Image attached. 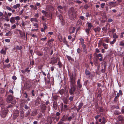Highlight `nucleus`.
Wrapping results in <instances>:
<instances>
[{
	"mask_svg": "<svg viewBox=\"0 0 124 124\" xmlns=\"http://www.w3.org/2000/svg\"><path fill=\"white\" fill-rule=\"evenodd\" d=\"M76 12L74 8H71L69 9L68 14L69 16V18L71 20H73L76 19Z\"/></svg>",
	"mask_w": 124,
	"mask_h": 124,
	"instance_id": "obj_1",
	"label": "nucleus"
},
{
	"mask_svg": "<svg viewBox=\"0 0 124 124\" xmlns=\"http://www.w3.org/2000/svg\"><path fill=\"white\" fill-rule=\"evenodd\" d=\"M77 89L76 86L71 87L69 90V92L70 95H73Z\"/></svg>",
	"mask_w": 124,
	"mask_h": 124,
	"instance_id": "obj_2",
	"label": "nucleus"
},
{
	"mask_svg": "<svg viewBox=\"0 0 124 124\" xmlns=\"http://www.w3.org/2000/svg\"><path fill=\"white\" fill-rule=\"evenodd\" d=\"M8 111L7 109L2 108L1 110V116L3 118L5 117L8 112Z\"/></svg>",
	"mask_w": 124,
	"mask_h": 124,
	"instance_id": "obj_3",
	"label": "nucleus"
},
{
	"mask_svg": "<svg viewBox=\"0 0 124 124\" xmlns=\"http://www.w3.org/2000/svg\"><path fill=\"white\" fill-rule=\"evenodd\" d=\"M15 97L12 95H11L8 96L6 99L7 102L8 103H10L14 99Z\"/></svg>",
	"mask_w": 124,
	"mask_h": 124,
	"instance_id": "obj_4",
	"label": "nucleus"
},
{
	"mask_svg": "<svg viewBox=\"0 0 124 124\" xmlns=\"http://www.w3.org/2000/svg\"><path fill=\"white\" fill-rule=\"evenodd\" d=\"M70 79V87L76 86L75 85L76 82L74 79L73 77H71Z\"/></svg>",
	"mask_w": 124,
	"mask_h": 124,
	"instance_id": "obj_5",
	"label": "nucleus"
},
{
	"mask_svg": "<svg viewBox=\"0 0 124 124\" xmlns=\"http://www.w3.org/2000/svg\"><path fill=\"white\" fill-rule=\"evenodd\" d=\"M40 108L42 112H44L46 108V106L45 104L43 103H41L40 105Z\"/></svg>",
	"mask_w": 124,
	"mask_h": 124,
	"instance_id": "obj_6",
	"label": "nucleus"
},
{
	"mask_svg": "<svg viewBox=\"0 0 124 124\" xmlns=\"http://www.w3.org/2000/svg\"><path fill=\"white\" fill-rule=\"evenodd\" d=\"M80 80L79 79H78V80L77 82V89H80L82 87V85L80 83Z\"/></svg>",
	"mask_w": 124,
	"mask_h": 124,
	"instance_id": "obj_7",
	"label": "nucleus"
},
{
	"mask_svg": "<svg viewBox=\"0 0 124 124\" xmlns=\"http://www.w3.org/2000/svg\"><path fill=\"white\" fill-rule=\"evenodd\" d=\"M53 106L54 109L55 110H56L57 109L58 107V105L57 102L56 101H54L53 102Z\"/></svg>",
	"mask_w": 124,
	"mask_h": 124,
	"instance_id": "obj_8",
	"label": "nucleus"
},
{
	"mask_svg": "<svg viewBox=\"0 0 124 124\" xmlns=\"http://www.w3.org/2000/svg\"><path fill=\"white\" fill-rule=\"evenodd\" d=\"M64 116H63L57 124H66L64 122V121L65 120V119L64 118Z\"/></svg>",
	"mask_w": 124,
	"mask_h": 124,
	"instance_id": "obj_9",
	"label": "nucleus"
},
{
	"mask_svg": "<svg viewBox=\"0 0 124 124\" xmlns=\"http://www.w3.org/2000/svg\"><path fill=\"white\" fill-rule=\"evenodd\" d=\"M83 105V104L82 102L80 103L78 106V108H77V107H76L75 108V109H76L77 111H78L80 108H81Z\"/></svg>",
	"mask_w": 124,
	"mask_h": 124,
	"instance_id": "obj_10",
	"label": "nucleus"
},
{
	"mask_svg": "<svg viewBox=\"0 0 124 124\" xmlns=\"http://www.w3.org/2000/svg\"><path fill=\"white\" fill-rule=\"evenodd\" d=\"M16 31H18L19 32L20 36L21 37H23L25 36V34L24 32L23 33L20 30L18 29L16 30Z\"/></svg>",
	"mask_w": 124,
	"mask_h": 124,
	"instance_id": "obj_11",
	"label": "nucleus"
},
{
	"mask_svg": "<svg viewBox=\"0 0 124 124\" xmlns=\"http://www.w3.org/2000/svg\"><path fill=\"white\" fill-rule=\"evenodd\" d=\"M117 119L119 121H121L124 119V117L122 115H119L118 116Z\"/></svg>",
	"mask_w": 124,
	"mask_h": 124,
	"instance_id": "obj_12",
	"label": "nucleus"
},
{
	"mask_svg": "<svg viewBox=\"0 0 124 124\" xmlns=\"http://www.w3.org/2000/svg\"><path fill=\"white\" fill-rule=\"evenodd\" d=\"M57 62V59L55 58H53L51 61V63L52 64H54L56 63Z\"/></svg>",
	"mask_w": 124,
	"mask_h": 124,
	"instance_id": "obj_13",
	"label": "nucleus"
},
{
	"mask_svg": "<svg viewBox=\"0 0 124 124\" xmlns=\"http://www.w3.org/2000/svg\"><path fill=\"white\" fill-rule=\"evenodd\" d=\"M40 99H37L36 100L35 105L37 106L40 104Z\"/></svg>",
	"mask_w": 124,
	"mask_h": 124,
	"instance_id": "obj_14",
	"label": "nucleus"
},
{
	"mask_svg": "<svg viewBox=\"0 0 124 124\" xmlns=\"http://www.w3.org/2000/svg\"><path fill=\"white\" fill-rule=\"evenodd\" d=\"M47 122L49 124H51L52 123L51 118L50 117H48L47 120Z\"/></svg>",
	"mask_w": 124,
	"mask_h": 124,
	"instance_id": "obj_15",
	"label": "nucleus"
},
{
	"mask_svg": "<svg viewBox=\"0 0 124 124\" xmlns=\"http://www.w3.org/2000/svg\"><path fill=\"white\" fill-rule=\"evenodd\" d=\"M101 28L100 27H97L96 28L93 29V30L95 32H99L101 30Z\"/></svg>",
	"mask_w": 124,
	"mask_h": 124,
	"instance_id": "obj_16",
	"label": "nucleus"
},
{
	"mask_svg": "<svg viewBox=\"0 0 124 124\" xmlns=\"http://www.w3.org/2000/svg\"><path fill=\"white\" fill-rule=\"evenodd\" d=\"M20 7V5L19 4H17L14 5L13 6V8L14 9H16L18 8H19Z\"/></svg>",
	"mask_w": 124,
	"mask_h": 124,
	"instance_id": "obj_17",
	"label": "nucleus"
},
{
	"mask_svg": "<svg viewBox=\"0 0 124 124\" xmlns=\"http://www.w3.org/2000/svg\"><path fill=\"white\" fill-rule=\"evenodd\" d=\"M114 114L115 115H117L121 114V112L119 111L116 110L114 111Z\"/></svg>",
	"mask_w": 124,
	"mask_h": 124,
	"instance_id": "obj_18",
	"label": "nucleus"
},
{
	"mask_svg": "<svg viewBox=\"0 0 124 124\" xmlns=\"http://www.w3.org/2000/svg\"><path fill=\"white\" fill-rule=\"evenodd\" d=\"M19 115V112L18 110H16L14 112V116H15L16 117H17Z\"/></svg>",
	"mask_w": 124,
	"mask_h": 124,
	"instance_id": "obj_19",
	"label": "nucleus"
},
{
	"mask_svg": "<svg viewBox=\"0 0 124 124\" xmlns=\"http://www.w3.org/2000/svg\"><path fill=\"white\" fill-rule=\"evenodd\" d=\"M10 22L12 23H14L15 22V20L14 17H11L10 19Z\"/></svg>",
	"mask_w": 124,
	"mask_h": 124,
	"instance_id": "obj_20",
	"label": "nucleus"
},
{
	"mask_svg": "<svg viewBox=\"0 0 124 124\" xmlns=\"http://www.w3.org/2000/svg\"><path fill=\"white\" fill-rule=\"evenodd\" d=\"M47 71L48 70H47L45 72H44L42 70L40 73H42L43 75H44L45 76H46V74H48V71Z\"/></svg>",
	"mask_w": 124,
	"mask_h": 124,
	"instance_id": "obj_21",
	"label": "nucleus"
},
{
	"mask_svg": "<svg viewBox=\"0 0 124 124\" xmlns=\"http://www.w3.org/2000/svg\"><path fill=\"white\" fill-rule=\"evenodd\" d=\"M30 21L31 22L35 21L36 22H37L38 21L37 19L35 18H31L30 19Z\"/></svg>",
	"mask_w": 124,
	"mask_h": 124,
	"instance_id": "obj_22",
	"label": "nucleus"
},
{
	"mask_svg": "<svg viewBox=\"0 0 124 124\" xmlns=\"http://www.w3.org/2000/svg\"><path fill=\"white\" fill-rule=\"evenodd\" d=\"M87 23L88 24V28L91 29V27H93V25L90 23Z\"/></svg>",
	"mask_w": 124,
	"mask_h": 124,
	"instance_id": "obj_23",
	"label": "nucleus"
},
{
	"mask_svg": "<svg viewBox=\"0 0 124 124\" xmlns=\"http://www.w3.org/2000/svg\"><path fill=\"white\" fill-rule=\"evenodd\" d=\"M44 79L45 80V82L46 83H50V79L49 78H48L47 80L46 79L45 77H44Z\"/></svg>",
	"mask_w": 124,
	"mask_h": 124,
	"instance_id": "obj_24",
	"label": "nucleus"
},
{
	"mask_svg": "<svg viewBox=\"0 0 124 124\" xmlns=\"http://www.w3.org/2000/svg\"><path fill=\"white\" fill-rule=\"evenodd\" d=\"M63 7H62V6L60 5L59 6L57 7V9H58V10L59 11H60V9H63Z\"/></svg>",
	"mask_w": 124,
	"mask_h": 124,
	"instance_id": "obj_25",
	"label": "nucleus"
},
{
	"mask_svg": "<svg viewBox=\"0 0 124 124\" xmlns=\"http://www.w3.org/2000/svg\"><path fill=\"white\" fill-rule=\"evenodd\" d=\"M0 52L1 54H3L4 55H5L6 54V50H4L2 49L0 51Z\"/></svg>",
	"mask_w": 124,
	"mask_h": 124,
	"instance_id": "obj_26",
	"label": "nucleus"
},
{
	"mask_svg": "<svg viewBox=\"0 0 124 124\" xmlns=\"http://www.w3.org/2000/svg\"><path fill=\"white\" fill-rule=\"evenodd\" d=\"M103 46L104 47V48L106 49H107L108 48V45L106 44L105 43H103Z\"/></svg>",
	"mask_w": 124,
	"mask_h": 124,
	"instance_id": "obj_27",
	"label": "nucleus"
},
{
	"mask_svg": "<svg viewBox=\"0 0 124 124\" xmlns=\"http://www.w3.org/2000/svg\"><path fill=\"white\" fill-rule=\"evenodd\" d=\"M90 72L89 71L87 70H85V74L87 75H89L90 74Z\"/></svg>",
	"mask_w": 124,
	"mask_h": 124,
	"instance_id": "obj_28",
	"label": "nucleus"
},
{
	"mask_svg": "<svg viewBox=\"0 0 124 124\" xmlns=\"http://www.w3.org/2000/svg\"><path fill=\"white\" fill-rule=\"evenodd\" d=\"M90 29L89 28H86L85 30V32H86L87 34H88L89 33V31L90 30Z\"/></svg>",
	"mask_w": 124,
	"mask_h": 124,
	"instance_id": "obj_29",
	"label": "nucleus"
},
{
	"mask_svg": "<svg viewBox=\"0 0 124 124\" xmlns=\"http://www.w3.org/2000/svg\"><path fill=\"white\" fill-rule=\"evenodd\" d=\"M119 45L121 46H124V41H122L119 42Z\"/></svg>",
	"mask_w": 124,
	"mask_h": 124,
	"instance_id": "obj_30",
	"label": "nucleus"
},
{
	"mask_svg": "<svg viewBox=\"0 0 124 124\" xmlns=\"http://www.w3.org/2000/svg\"><path fill=\"white\" fill-rule=\"evenodd\" d=\"M10 66V64H8L4 65V68H9Z\"/></svg>",
	"mask_w": 124,
	"mask_h": 124,
	"instance_id": "obj_31",
	"label": "nucleus"
},
{
	"mask_svg": "<svg viewBox=\"0 0 124 124\" xmlns=\"http://www.w3.org/2000/svg\"><path fill=\"white\" fill-rule=\"evenodd\" d=\"M30 7H31L33 8V9L36 10L37 9V8L36 6H34L33 5H30Z\"/></svg>",
	"mask_w": 124,
	"mask_h": 124,
	"instance_id": "obj_32",
	"label": "nucleus"
},
{
	"mask_svg": "<svg viewBox=\"0 0 124 124\" xmlns=\"http://www.w3.org/2000/svg\"><path fill=\"white\" fill-rule=\"evenodd\" d=\"M82 23L81 21L80 20H78L77 22V24L79 25H81V24Z\"/></svg>",
	"mask_w": 124,
	"mask_h": 124,
	"instance_id": "obj_33",
	"label": "nucleus"
},
{
	"mask_svg": "<svg viewBox=\"0 0 124 124\" xmlns=\"http://www.w3.org/2000/svg\"><path fill=\"white\" fill-rule=\"evenodd\" d=\"M59 93L61 94H63L64 93V90L63 89H61L59 91Z\"/></svg>",
	"mask_w": 124,
	"mask_h": 124,
	"instance_id": "obj_34",
	"label": "nucleus"
},
{
	"mask_svg": "<svg viewBox=\"0 0 124 124\" xmlns=\"http://www.w3.org/2000/svg\"><path fill=\"white\" fill-rule=\"evenodd\" d=\"M99 111L101 112H102L103 111V108L102 107H100L98 108Z\"/></svg>",
	"mask_w": 124,
	"mask_h": 124,
	"instance_id": "obj_35",
	"label": "nucleus"
},
{
	"mask_svg": "<svg viewBox=\"0 0 124 124\" xmlns=\"http://www.w3.org/2000/svg\"><path fill=\"white\" fill-rule=\"evenodd\" d=\"M14 18L15 19V20H17V21H18V20H20V17L19 16H18L15 17H14Z\"/></svg>",
	"mask_w": 124,
	"mask_h": 124,
	"instance_id": "obj_36",
	"label": "nucleus"
},
{
	"mask_svg": "<svg viewBox=\"0 0 124 124\" xmlns=\"http://www.w3.org/2000/svg\"><path fill=\"white\" fill-rule=\"evenodd\" d=\"M74 96H70L69 98V100L71 101H72L73 100L74 98Z\"/></svg>",
	"mask_w": 124,
	"mask_h": 124,
	"instance_id": "obj_37",
	"label": "nucleus"
},
{
	"mask_svg": "<svg viewBox=\"0 0 124 124\" xmlns=\"http://www.w3.org/2000/svg\"><path fill=\"white\" fill-rule=\"evenodd\" d=\"M106 122L105 119L104 117H103L102 118V122H101V124H102L103 123H105Z\"/></svg>",
	"mask_w": 124,
	"mask_h": 124,
	"instance_id": "obj_38",
	"label": "nucleus"
},
{
	"mask_svg": "<svg viewBox=\"0 0 124 124\" xmlns=\"http://www.w3.org/2000/svg\"><path fill=\"white\" fill-rule=\"evenodd\" d=\"M22 48V47L21 46H16V48L17 49L20 50Z\"/></svg>",
	"mask_w": 124,
	"mask_h": 124,
	"instance_id": "obj_39",
	"label": "nucleus"
},
{
	"mask_svg": "<svg viewBox=\"0 0 124 124\" xmlns=\"http://www.w3.org/2000/svg\"><path fill=\"white\" fill-rule=\"evenodd\" d=\"M63 107L65 110H67L68 109L67 106L66 105H64Z\"/></svg>",
	"mask_w": 124,
	"mask_h": 124,
	"instance_id": "obj_40",
	"label": "nucleus"
},
{
	"mask_svg": "<svg viewBox=\"0 0 124 124\" xmlns=\"http://www.w3.org/2000/svg\"><path fill=\"white\" fill-rule=\"evenodd\" d=\"M63 42L65 44H66L68 46L67 44V42L66 41V39H63Z\"/></svg>",
	"mask_w": 124,
	"mask_h": 124,
	"instance_id": "obj_41",
	"label": "nucleus"
},
{
	"mask_svg": "<svg viewBox=\"0 0 124 124\" xmlns=\"http://www.w3.org/2000/svg\"><path fill=\"white\" fill-rule=\"evenodd\" d=\"M81 44L82 45L83 48H86V46L85 45L84 43H81Z\"/></svg>",
	"mask_w": 124,
	"mask_h": 124,
	"instance_id": "obj_42",
	"label": "nucleus"
},
{
	"mask_svg": "<svg viewBox=\"0 0 124 124\" xmlns=\"http://www.w3.org/2000/svg\"><path fill=\"white\" fill-rule=\"evenodd\" d=\"M11 35V33L10 31H9L8 33H6V36H8L9 35L10 36Z\"/></svg>",
	"mask_w": 124,
	"mask_h": 124,
	"instance_id": "obj_43",
	"label": "nucleus"
},
{
	"mask_svg": "<svg viewBox=\"0 0 124 124\" xmlns=\"http://www.w3.org/2000/svg\"><path fill=\"white\" fill-rule=\"evenodd\" d=\"M107 27H103L102 28V30L105 31V32H107Z\"/></svg>",
	"mask_w": 124,
	"mask_h": 124,
	"instance_id": "obj_44",
	"label": "nucleus"
},
{
	"mask_svg": "<svg viewBox=\"0 0 124 124\" xmlns=\"http://www.w3.org/2000/svg\"><path fill=\"white\" fill-rule=\"evenodd\" d=\"M29 106H27V105L25 104L24 106V108L26 109H28L29 108Z\"/></svg>",
	"mask_w": 124,
	"mask_h": 124,
	"instance_id": "obj_45",
	"label": "nucleus"
},
{
	"mask_svg": "<svg viewBox=\"0 0 124 124\" xmlns=\"http://www.w3.org/2000/svg\"><path fill=\"white\" fill-rule=\"evenodd\" d=\"M54 118L56 120V121H57L59 120L60 118V117L56 116L54 117Z\"/></svg>",
	"mask_w": 124,
	"mask_h": 124,
	"instance_id": "obj_46",
	"label": "nucleus"
},
{
	"mask_svg": "<svg viewBox=\"0 0 124 124\" xmlns=\"http://www.w3.org/2000/svg\"><path fill=\"white\" fill-rule=\"evenodd\" d=\"M33 115H35L37 114V111L36 110H35L33 112Z\"/></svg>",
	"mask_w": 124,
	"mask_h": 124,
	"instance_id": "obj_47",
	"label": "nucleus"
},
{
	"mask_svg": "<svg viewBox=\"0 0 124 124\" xmlns=\"http://www.w3.org/2000/svg\"><path fill=\"white\" fill-rule=\"evenodd\" d=\"M116 41V39H114L112 41L110 42V44H113Z\"/></svg>",
	"mask_w": 124,
	"mask_h": 124,
	"instance_id": "obj_48",
	"label": "nucleus"
},
{
	"mask_svg": "<svg viewBox=\"0 0 124 124\" xmlns=\"http://www.w3.org/2000/svg\"><path fill=\"white\" fill-rule=\"evenodd\" d=\"M43 53L42 52H39L37 55L39 56H41L43 55Z\"/></svg>",
	"mask_w": 124,
	"mask_h": 124,
	"instance_id": "obj_49",
	"label": "nucleus"
},
{
	"mask_svg": "<svg viewBox=\"0 0 124 124\" xmlns=\"http://www.w3.org/2000/svg\"><path fill=\"white\" fill-rule=\"evenodd\" d=\"M76 28L74 27H73L72 28V30L71 32H70V33H72L74 32L75 31V30Z\"/></svg>",
	"mask_w": 124,
	"mask_h": 124,
	"instance_id": "obj_50",
	"label": "nucleus"
},
{
	"mask_svg": "<svg viewBox=\"0 0 124 124\" xmlns=\"http://www.w3.org/2000/svg\"><path fill=\"white\" fill-rule=\"evenodd\" d=\"M81 50L79 48H78L77 50V53L79 54L81 52Z\"/></svg>",
	"mask_w": 124,
	"mask_h": 124,
	"instance_id": "obj_51",
	"label": "nucleus"
},
{
	"mask_svg": "<svg viewBox=\"0 0 124 124\" xmlns=\"http://www.w3.org/2000/svg\"><path fill=\"white\" fill-rule=\"evenodd\" d=\"M73 117V116H70L68 118V120L70 121Z\"/></svg>",
	"mask_w": 124,
	"mask_h": 124,
	"instance_id": "obj_52",
	"label": "nucleus"
},
{
	"mask_svg": "<svg viewBox=\"0 0 124 124\" xmlns=\"http://www.w3.org/2000/svg\"><path fill=\"white\" fill-rule=\"evenodd\" d=\"M105 5V3H103L101 4V7L102 8H104V7Z\"/></svg>",
	"mask_w": 124,
	"mask_h": 124,
	"instance_id": "obj_53",
	"label": "nucleus"
},
{
	"mask_svg": "<svg viewBox=\"0 0 124 124\" xmlns=\"http://www.w3.org/2000/svg\"><path fill=\"white\" fill-rule=\"evenodd\" d=\"M101 115H98L95 116V119H98V118L101 116Z\"/></svg>",
	"mask_w": 124,
	"mask_h": 124,
	"instance_id": "obj_54",
	"label": "nucleus"
},
{
	"mask_svg": "<svg viewBox=\"0 0 124 124\" xmlns=\"http://www.w3.org/2000/svg\"><path fill=\"white\" fill-rule=\"evenodd\" d=\"M6 8L9 11H11V8L7 6L6 7Z\"/></svg>",
	"mask_w": 124,
	"mask_h": 124,
	"instance_id": "obj_55",
	"label": "nucleus"
},
{
	"mask_svg": "<svg viewBox=\"0 0 124 124\" xmlns=\"http://www.w3.org/2000/svg\"><path fill=\"white\" fill-rule=\"evenodd\" d=\"M16 24H14L11 27V28L13 29H14L16 28Z\"/></svg>",
	"mask_w": 124,
	"mask_h": 124,
	"instance_id": "obj_56",
	"label": "nucleus"
},
{
	"mask_svg": "<svg viewBox=\"0 0 124 124\" xmlns=\"http://www.w3.org/2000/svg\"><path fill=\"white\" fill-rule=\"evenodd\" d=\"M9 61L8 58L5 61V62L7 63H8Z\"/></svg>",
	"mask_w": 124,
	"mask_h": 124,
	"instance_id": "obj_57",
	"label": "nucleus"
},
{
	"mask_svg": "<svg viewBox=\"0 0 124 124\" xmlns=\"http://www.w3.org/2000/svg\"><path fill=\"white\" fill-rule=\"evenodd\" d=\"M113 36V38H118V36L116 35V34H114Z\"/></svg>",
	"mask_w": 124,
	"mask_h": 124,
	"instance_id": "obj_58",
	"label": "nucleus"
},
{
	"mask_svg": "<svg viewBox=\"0 0 124 124\" xmlns=\"http://www.w3.org/2000/svg\"><path fill=\"white\" fill-rule=\"evenodd\" d=\"M118 100V97H117V96H116L114 100V101H116Z\"/></svg>",
	"mask_w": 124,
	"mask_h": 124,
	"instance_id": "obj_59",
	"label": "nucleus"
},
{
	"mask_svg": "<svg viewBox=\"0 0 124 124\" xmlns=\"http://www.w3.org/2000/svg\"><path fill=\"white\" fill-rule=\"evenodd\" d=\"M60 115V113L59 112H57L56 113L55 115L56 116H58L59 117V116Z\"/></svg>",
	"mask_w": 124,
	"mask_h": 124,
	"instance_id": "obj_60",
	"label": "nucleus"
},
{
	"mask_svg": "<svg viewBox=\"0 0 124 124\" xmlns=\"http://www.w3.org/2000/svg\"><path fill=\"white\" fill-rule=\"evenodd\" d=\"M5 41L9 43L10 42V40L8 39H5Z\"/></svg>",
	"mask_w": 124,
	"mask_h": 124,
	"instance_id": "obj_61",
	"label": "nucleus"
},
{
	"mask_svg": "<svg viewBox=\"0 0 124 124\" xmlns=\"http://www.w3.org/2000/svg\"><path fill=\"white\" fill-rule=\"evenodd\" d=\"M80 40V41L81 42V43H84V39H82V38H80L79 39Z\"/></svg>",
	"mask_w": 124,
	"mask_h": 124,
	"instance_id": "obj_62",
	"label": "nucleus"
},
{
	"mask_svg": "<svg viewBox=\"0 0 124 124\" xmlns=\"http://www.w3.org/2000/svg\"><path fill=\"white\" fill-rule=\"evenodd\" d=\"M47 38L46 37H45L43 38H41L40 39V40L43 41H44L46 40V39Z\"/></svg>",
	"mask_w": 124,
	"mask_h": 124,
	"instance_id": "obj_63",
	"label": "nucleus"
},
{
	"mask_svg": "<svg viewBox=\"0 0 124 124\" xmlns=\"http://www.w3.org/2000/svg\"><path fill=\"white\" fill-rule=\"evenodd\" d=\"M57 97L56 96H53V99L54 100H56L57 99Z\"/></svg>",
	"mask_w": 124,
	"mask_h": 124,
	"instance_id": "obj_64",
	"label": "nucleus"
}]
</instances>
